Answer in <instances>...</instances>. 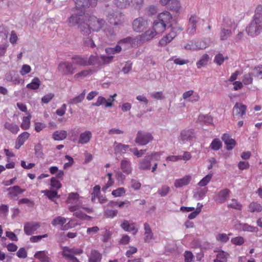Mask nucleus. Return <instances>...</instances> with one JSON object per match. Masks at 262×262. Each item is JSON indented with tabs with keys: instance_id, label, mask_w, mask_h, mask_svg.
Returning <instances> with one entry per match:
<instances>
[{
	"instance_id": "obj_1",
	"label": "nucleus",
	"mask_w": 262,
	"mask_h": 262,
	"mask_svg": "<svg viewBox=\"0 0 262 262\" xmlns=\"http://www.w3.org/2000/svg\"><path fill=\"white\" fill-rule=\"evenodd\" d=\"M105 24V21L103 19H99L94 16H90L89 18L85 17V20L79 24L78 28L82 35L88 36L91 34L92 31H99Z\"/></svg>"
},
{
	"instance_id": "obj_2",
	"label": "nucleus",
	"mask_w": 262,
	"mask_h": 262,
	"mask_svg": "<svg viewBox=\"0 0 262 262\" xmlns=\"http://www.w3.org/2000/svg\"><path fill=\"white\" fill-rule=\"evenodd\" d=\"M248 35L254 36L262 32V6L258 5L255 10L253 19L246 28Z\"/></svg>"
},
{
	"instance_id": "obj_3",
	"label": "nucleus",
	"mask_w": 262,
	"mask_h": 262,
	"mask_svg": "<svg viewBox=\"0 0 262 262\" xmlns=\"http://www.w3.org/2000/svg\"><path fill=\"white\" fill-rule=\"evenodd\" d=\"M57 70L62 76H67L74 74L76 71V68L72 62L63 60L58 63Z\"/></svg>"
},
{
	"instance_id": "obj_4",
	"label": "nucleus",
	"mask_w": 262,
	"mask_h": 262,
	"mask_svg": "<svg viewBox=\"0 0 262 262\" xmlns=\"http://www.w3.org/2000/svg\"><path fill=\"white\" fill-rule=\"evenodd\" d=\"M68 219L58 216L54 218L52 221V224L53 226H59L61 230H66L70 228L75 227L77 224L74 223V221L71 219L68 223L66 224Z\"/></svg>"
},
{
	"instance_id": "obj_5",
	"label": "nucleus",
	"mask_w": 262,
	"mask_h": 262,
	"mask_svg": "<svg viewBox=\"0 0 262 262\" xmlns=\"http://www.w3.org/2000/svg\"><path fill=\"white\" fill-rule=\"evenodd\" d=\"M194 138L193 130L185 129L181 132L178 137V141L181 144H188L191 143Z\"/></svg>"
},
{
	"instance_id": "obj_6",
	"label": "nucleus",
	"mask_w": 262,
	"mask_h": 262,
	"mask_svg": "<svg viewBox=\"0 0 262 262\" xmlns=\"http://www.w3.org/2000/svg\"><path fill=\"white\" fill-rule=\"evenodd\" d=\"M121 51V47L117 45L114 48H107L105 49V52L107 56H101L100 57L103 63H109L112 61L114 56L109 55L119 53Z\"/></svg>"
},
{
	"instance_id": "obj_7",
	"label": "nucleus",
	"mask_w": 262,
	"mask_h": 262,
	"mask_svg": "<svg viewBox=\"0 0 262 262\" xmlns=\"http://www.w3.org/2000/svg\"><path fill=\"white\" fill-rule=\"evenodd\" d=\"M148 25L147 20L143 17L136 18L132 23L133 29L137 32L143 31L147 28Z\"/></svg>"
},
{
	"instance_id": "obj_8",
	"label": "nucleus",
	"mask_w": 262,
	"mask_h": 262,
	"mask_svg": "<svg viewBox=\"0 0 262 262\" xmlns=\"http://www.w3.org/2000/svg\"><path fill=\"white\" fill-rule=\"evenodd\" d=\"M107 18L110 23L115 26L119 25L124 21V17L122 13L118 11L109 13Z\"/></svg>"
},
{
	"instance_id": "obj_9",
	"label": "nucleus",
	"mask_w": 262,
	"mask_h": 262,
	"mask_svg": "<svg viewBox=\"0 0 262 262\" xmlns=\"http://www.w3.org/2000/svg\"><path fill=\"white\" fill-rule=\"evenodd\" d=\"M153 137L148 133L138 132L135 139L136 143L140 145H145L152 141Z\"/></svg>"
},
{
	"instance_id": "obj_10",
	"label": "nucleus",
	"mask_w": 262,
	"mask_h": 262,
	"mask_svg": "<svg viewBox=\"0 0 262 262\" xmlns=\"http://www.w3.org/2000/svg\"><path fill=\"white\" fill-rule=\"evenodd\" d=\"M67 202L68 204H75L74 206L69 207V209L71 212H74L77 210L80 207L79 195L76 193H71L69 194Z\"/></svg>"
},
{
	"instance_id": "obj_11",
	"label": "nucleus",
	"mask_w": 262,
	"mask_h": 262,
	"mask_svg": "<svg viewBox=\"0 0 262 262\" xmlns=\"http://www.w3.org/2000/svg\"><path fill=\"white\" fill-rule=\"evenodd\" d=\"M96 0H91V3L89 0H75V7L77 11L80 13H84L86 8L90 6H95Z\"/></svg>"
},
{
	"instance_id": "obj_12",
	"label": "nucleus",
	"mask_w": 262,
	"mask_h": 262,
	"mask_svg": "<svg viewBox=\"0 0 262 262\" xmlns=\"http://www.w3.org/2000/svg\"><path fill=\"white\" fill-rule=\"evenodd\" d=\"M158 34H159L152 27L151 29L146 31L144 33L138 36L139 44L141 45L143 42L150 40Z\"/></svg>"
},
{
	"instance_id": "obj_13",
	"label": "nucleus",
	"mask_w": 262,
	"mask_h": 262,
	"mask_svg": "<svg viewBox=\"0 0 262 262\" xmlns=\"http://www.w3.org/2000/svg\"><path fill=\"white\" fill-rule=\"evenodd\" d=\"M182 97L185 101L192 103L198 102L200 99L199 94L193 90L185 92L182 95Z\"/></svg>"
},
{
	"instance_id": "obj_14",
	"label": "nucleus",
	"mask_w": 262,
	"mask_h": 262,
	"mask_svg": "<svg viewBox=\"0 0 262 262\" xmlns=\"http://www.w3.org/2000/svg\"><path fill=\"white\" fill-rule=\"evenodd\" d=\"M235 228L239 231L256 233L258 231V228L246 223L238 222L235 225Z\"/></svg>"
},
{
	"instance_id": "obj_15",
	"label": "nucleus",
	"mask_w": 262,
	"mask_h": 262,
	"mask_svg": "<svg viewBox=\"0 0 262 262\" xmlns=\"http://www.w3.org/2000/svg\"><path fill=\"white\" fill-rule=\"evenodd\" d=\"M230 194V191L227 188L223 189L220 190L214 198L215 201L220 204L225 203L229 198Z\"/></svg>"
},
{
	"instance_id": "obj_16",
	"label": "nucleus",
	"mask_w": 262,
	"mask_h": 262,
	"mask_svg": "<svg viewBox=\"0 0 262 262\" xmlns=\"http://www.w3.org/2000/svg\"><path fill=\"white\" fill-rule=\"evenodd\" d=\"M121 227L125 231L132 232L133 234H136L138 231L135 223H130L127 220H124L120 225Z\"/></svg>"
},
{
	"instance_id": "obj_17",
	"label": "nucleus",
	"mask_w": 262,
	"mask_h": 262,
	"mask_svg": "<svg viewBox=\"0 0 262 262\" xmlns=\"http://www.w3.org/2000/svg\"><path fill=\"white\" fill-rule=\"evenodd\" d=\"M40 227L38 222H28L24 225V231L27 235H31Z\"/></svg>"
},
{
	"instance_id": "obj_18",
	"label": "nucleus",
	"mask_w": 262,
	"mask_h": 262,
	"mask_svg": "<svg viewBox=\"0 0 262 262\" xmlns=\"http://www.w3.org/2000/svg\"><path fill=\"white\" fill-rule=\"evenodd\" d=\"M236 27V25L234 20L229 16H225L223 17L221 28L231 29L234 31Z\"/></svg>"
},
{
	"instance_id": "obj_19",
	"label": "nucleus",
	"mask_w": 262,
	"mask_h": 262,
	"mask_svg": "<svg viewBox=\"0 0 262 262\" xmlns=\"http://www.w3.org/2000/svg\"><path fill=\"white\" fill-rule=\"evenodd\" d=\"M192 180V177L190 174L185 176L182 178L176 179L174 182V186L176 188H181L188 185Z\"/></svg>"
},
{
	"instance_id": "obj_20",
	"label": "nucleus",
	"mask_w": 262,
	"mask_h": 262,
	"mask_svg": "<svg viewBox=\"0 0 262 262\" xmlns=\"http://www.w3.org/2000/svg\"><path fill=\"white\" fill-rule=\"evenodd\" d=\"M85 17L86 16H82L81 14L79 15H72L68 19V25L71 27L75 26L76 25H78L79 26L81 23L85 20Z\"/></svg>"
},
{
	"instance_id": "obj_21",
	"label": "nucleus",
	"mask_w": 262,
	"mask_h": 262,
	"mask_svg": "<svg viewBox=\"0 0 262 262\" xmlns=\"http://www.w3.org/2000/svg\"><path fill=\"white\" fill-rule=\"evenodd\" d=\"M144 240L146 243H150L154 239V233L151 230L150 225L145 223L144 224Z\"/></svg>"
},
{
	"instance_id": "obj_22",
	"label": "nucleus",
	"mask_w": 262,
	"mask_h": 262,
	"mask_svg": "<svg viewBox=\"0 0 262 262\" xmlns=\"http://www.w3.org/2000/svg\"><path fill=\"white\" fill-rule=\"evenodd\" d=\"M246 109V105L241 103H236L233 108V115L238 117H242L245 115Z\"/></svg>"
},
{
	"instance_id": "obj_23",
	"label": "nucleus",
	"mask_w": 262,
	"mask_h": 262,
	"mask_svg": "<svg viewBox=\"0 0 262 262\" xmlns=\"http://www.w3.org/2000/svg\"><path fill=\"white\" fill-rule=\"evenodd\" d=\"M92 138V133L90 130H85L80 134L78 143L81 144H86L88 143Z\"/></svg>"
},
{
	"instance_id": "obj_24",
	"label": "nucleus",
	"mask_w": 262,
	"mask_h": 262,
	"mask_svg": "<svg viewBox=\"0 0 262 262\" xmlns=\"http://www.w3.org/2000/svg\"><path fill=\"white\" fill-rule=\"evenodd\" d=\"M120 167L122 171L126 174H130L133 170L131 162L127 158H124L121 161Z\"/></svg>"
},
{
	"instance_id": "obj_25",
	"label": "nucleus",
	"mask_w": 262,
	"mask_h": 262,
	"mask_svg": "<svg viewBox=\"0 0 262 262\" xmlns=\"http://www.w3.org/2000/svg\"><path fill=\"white\" fill-rule=\"evenodd\" d=\"M177 34L174 30H172L168 34L164 36L159 42V44L161 46H165L168 43L171 42L172 39L176 36Z\"/></svg>"
},
{
	"instance_id": "obj_26",
	"label": "nucleus",
	"mask_w": 262,
	"mask_h": 262,
	"mask_svg": "<svg viewBox=\"0 0 262 262\" xmlns=\"http://www.w3.org/2000/svg\"><path fill=\"white\" fill-rule=\"evenodd\" d=\"M222 139L226 145V148L228 150L232 149L235 146V141L231 138L230 135L227 134H224L222 137Z\"/></svg>"
},
{
	"instance_id": "obj_27",
	"label": "nucleus",
	"mask_w": 262,
	"mask_h": 262,
	"mask_svg": "<svg viewBox=\"0 0 262 262\" xmlns=\"http://www.w3.org/2000/svg\"><path fill=\"white\" fill-rule=\"evenodd\" d=\"M30 134L28 132H25L20 134L16 141L15 147L16 149H19L22 146L25 142L29 138Z\"/></svg>"
},
{
	"instance_id": "obj_28",
	"label": "nucleus",
	"mask_w": 262,
	"mask_h": 262,
	"mask_svg": "<svg viewBox=\"0 0 262 262\" xmlns=\"http://www.w3.org/2000/svg\"><path fill=\"white\" fill-rule=\"evenodd\" d=\"M123 44H127L129 45L132 47L134 46H138L140 45L139 44V41L138 38V36L135 38H132L130 37H128L123 39H121L118 42V45H123Z\"/></svg>"
},
{
	"instance_id": "obj_29",
	"label": "nucleus",
	"mask_w": 262,
	"mask_h": 262,
	"mask_svg": "<svg viewBox=\"0 0 262 262\" xmlns=\"http://www.w3.org/2000/svg\"><path fill=\"white\" fill-rule=\"evenodd\" d=\"M95 71L91 69H86L75 74L74 78L76 80H82L84 78L90 76Z\"/></svg>"
},
{
	"instance_id": "obj_30",
	"label": "nucleus",
	"mask_w": 262,
	"mask_h": 262,
	"mask_svg": "<svg viewBox=\"0 0 262 262\" xmlns=\"http://www.w3.org/2000/svg\"><path fill=\"white\" fill-rule=\"evenodd\" d=\"M62 255L67 259L71 260L72 262H79L77 258L74 256L72 248H70L68 247H63Z\"/></svg>"
},
{
	"instance_id": "obj_31",
	"label": "nucleus",
	"mask_w": 262,
	"mask_h": 262,
	"mask_svg": "<svg viewBox=\"0 0 262 262\" xmlns=\"http://www.w3.org/2000/svg\"><path fill=\"white\" fill-rule=\"evenodd\" d=\"M172 19V16L168 11H164L160 13L157 18V20L163 23L165 25L168 24Z\"/></svg>"
},
{
	"instance_id": "obj_32",
	"label": "nucleus",
	"mask_w": 262,
	"mask_h": 262,
	"mask_svg": "<svg viewBox=\"0 0 262 262\" xmlns=\"http://www.w3.org/2000/svg\"><path fill=\"white\" fill-rule=\"evenodd\" d=\"M7 191L11 197H16L18 194L25 192L26 189H21L19 186L16 185L8 188Z\"/></svg>"
},
{
	"instance_id": "obj_33",
	"label": "nucleus",
	"mask_w": 262,
	"mask_h": 262,
	"mask_svg": "<svg viewBox=\"0 0 262 262\" xmlns=\"http://www.w3.org/2000/svg\"><path fill=\"white\" fill-rule=\"evenodd\" d=\"M253 69L249 73L245 74L242 78V81L245 85L251 84L253 83V77L255 76V74Z\"/></svg>"
},
{
	"instance_id": "obj_34",
	"label": "nucleus",
	"mask_w": 262,
	"mask_h": 262,
	"mask_svg": "<svg viewBox=\"0 0 262 262\" xmlns=\"http://www.w3.org/2000/svg\"><path fill=\"white\" fill-rule=\"evenodd\" d=\"M4 127L5 129L8 130L13 134H17L19 131V126L14 123L10 122H6L4 123Z\"/></svg>"
},
{
	"instance_id": "obj_35",
	"label": "nucleus",
	"mask_w": 262,
	"mask_h": 262,
	"mask_svg": "<svg viewBox=\"0 0 262 262\" xmlns=\"http://www.w3.org/2000/svg\"><path fill=\"white\" fill-rule=\"evenodd\" d=\"M128 148V145L118 143L116 142L114 143V150L116 155L124 154Z\"/></svg>"
},
{
	"instance_id": "obj_36",
	"label": "nucleus",
	"mask_w": 262,
	"mask_h": 262,
	"mask_svg": "<svg viewBox=\"0 0 262 262\" xmlns=\"http://www.w3.org/2000/svg\"><path fill=\"white\" fill-rule=\"evenodd\" d=\"M208 190L207 187L198 188L194 192V197L197 200H202L206 196Z\"/></svg>"
},
{
	"instance_id": "obj_37",
	"label": "nucleus",
	"mask_w": 262,
	"mask_h": 262,
	"mask_svg": "<svg viewBox=\"0 0 262 262\" xmlns=\"http://www.w3.org/2000/svg\"><path fill=\"white\" fill-rule=\"evenodd\" d=\"M166 27V25H165V24H163V23L157 19L155 20L153 23L152 28L159 34L163 33L165 31Z\"/></svg>"
},
{
	"instance_id": "obj_38",
	"label": "nucleus",
	"mask_w": 262,
	"mask_h": 262,
	"mask_svg": "<svg viewBox=\"0 0 262 262\" xmlns=\"http://www.w3.org/2000/svg\"><path fill=\"white\" fill-rule=\"evenodd\" d=\"M234 32L231 29H227L221 28L220 33V38L222 41L227 40Z\"/></svg>"
},
{
	"instance_id": "obj_39",
	"label": "nucleus",
	"mask_w": 262,
	"mask_h": 262,
	"mask_svg": "<svg viewBox=\"0 0 262 262\" xmlns=\"http://www.w3.org/2000/svg\"><path fill=\"white\" fill-rule=\"evenodd\" d=\"M67 136V132L64 130H56L52 135V138L54 140L60 141L65 139Z\"/></svg>"
},
{
	"instance_id": "obj_40",
	"label": "nucleus",
	"mask_w": 262,
	"mask_h": 262,
	"mask_svg": "<svg viewBox=\"0 0 262 262\" xmlns=\"http://www.w3.org/2000/svg\"><path fill=\"white\" fill-rule=\"evenodd\" d=\"M113 174L111 172H108L106 176L104 178L105 179H107L106 183L102 186V190L103 192H106L108 188L113 185L114 183V180L112 178Z\"/></svg>"
},
{
	"instance_id": "obj_41",
	"label": "nucleus",
	"mask_w": 262,
	"mask_h": 262,
	"mask_svg": "<svg viewBox=\"0 0 262 262\" xmlns=\"http://www.w3.org/2000/svg\"><path fill=\"white\" fill-rule=\"evenodd\" d=\"M148 156L139 161V168L141 170H147L150 168V159H148Z\"/></svg>"
},
{
	"instance_id": "obj_42",
	"label": "nucleus",
	"mask_w": 262,
	"mask_h": 262,
	"mask_svg": "<svg viewBox=\"0 0 262 262\" xmlns=\"http://www.w3.org/2000/svg\"><path fill=\"white\" fill-rule=\"evenodd\" d=\"M85 96V90H84L83 92L79 95L76 96L73 98L70 99L68 100V103L69 104H76L77 103L81 102L84 99Z\"/></svg>"
},
{
	"instance_id": "obj_43",
	"label": "nucleus",
	"mask_w": 262,
	"mask_h": 262,
	"mask_svg": "<svg viewBox=\"0 0 262 262\" xmlns=\"http://www.w3.org/2000/svg\"><path fill=\"white\" fill-rule=\"evenodd\" d=\"M31 115L28 113L27 116L24 117L22 119V122L20 124L21 128L24 130L28 129L30 127Z\"/></svg>"
},
{
	"instance_id": "obj_44",
	"label": "nucleus",
	"mask_w": 262,
	"mask_h": 262,
	"mask_svg": "<svg viewBox=\"0 0 262 262\" xmlns=\"http://www.w3.org/2000/svg\"><path fill=\"white\" fill-rule=\"evenodd\" d=\"M209 60V56L208 54H204L203 55L196 63L198 69H200L202 67L206 66Z\"/></svg>"
},
{
	"instance_id": "obj_45",
	"label": "nucleus",
	"mask_w": 262,
	"mask_h": 262,
	"mask_svg": "<svg viewBox=\"0 0 262 262\" xmlns=\"http://www.w3.org/2000/svg\"><path fill=\"white\" fill-rule=\"evenodd\" d=\"M41 84V81L37 77L33 78L31 83H28L26 87L27 88L33 90H36L39 88Z\"/></svg>"
},
{
	"instance_id": "obj_46",
	"label": "nucleus",
	"mask_w": 262,
	"mask_h": 262,
	"mask_svg": "<svg viewBox=\"0 0 262 262\" xmlns=\"http://www.w3.org/2000/svg\"><path fill=\"white\" fill-rule=\"evenodd\" d=\"M228 256V253L223 251H220L217 253L214 262H227Z\"/></svg>"
},
{
	"instance_id": "obj_47",
	"label": "nucleus",
	"mask_w": 262,
	"mask_h": 262,
	"mask_svg": "<svg viewBox=\"0 0 262 262\" xmlns=\"http://www.w3.org/2000/svg\"><path fill=\"white\" fill-rule=\"evenodd\" d=\"M89 262H100L101 255L96 250H92L89 256Z\"/></svg>"
},
{
	"instance_id": "obj_48",
	"label": "nucleus",
	"mask_w": 262,
	"mask_h": 262,
	"mask_svg": "<svg viewBox=\"0 0 262 262\" xmlns=\"http://www.w3.org/2000/svg\"><path fill=\"white\" fill-rule=\"evenodd\" d=\"M213 177V173L210 172L201 179L198 183V185L200 187H205L211 181Z\"/></svg>"
},
{
	"instance_id": "obj_49",
	"label": "nucleus",
	"mask_w": 262,
	"mask_h": 262,
	"mask_svg": "<svg viewBox=\"0 0 262 262\" xmlns=\"http://www.w3.org/2000/svg\"><path fill=\"white\" fill-rule=\"evenodd\" d=\"M35 257L38 258L40 262H50L49 258L45 251H38L35 254Z\"/></svg>"
},
{
	"instance_id": "obj_50",
	"label": "nucleus",
	"mask_w": 262,
	"mask_h": 262,
	"mask_svg": "<svg viewBox=\"0 0 262 262\" xmlns=\"http://www.w3.org/2000/svg\"><path fill=\"white\" fill-rule=\"evenodd\" d=\"M262 210V206L257 202H253L249 206V211L251 212H260Z\"/></svg>"
},
{
	"instance_id": "obj_51",
	"label": "nucleus",
	"mask_w": 262,
	"mask_h": 262,
	"mask_svg": "<svg viewBox=\"0 0 262 262\" xmlns=\"http://www.w3.org/2000/svg\"><path fill=\"white\" fill-rule=\"evenodd\" d=\"M228 207L241 210L242 208V205L237 200L233 199L228 204Z\"/></svg>"
},
{
	"instance_id": "obj_52",
	"label": "nucleus",
	"mask_w": 262,
	"mask_h": 262,
	"mask_svg": "<svg viewBox=\"0 0 262 262\" xmlns=\"http://www.w3.org/2000/svg\"><path fill=\"white\" fill-rule=\"evenodd\" d=\"M74 62H72L74 65L77 64L78 66H83L88 65L87 60L83 57L80 56H76L73 58Z\"/></svg>"
},
{
	"instance_id": "obj_53",
	"label": "nucleus",
	"mask_w": 262,
	"mask_h": 262,
	"mask_svg": "<svg viewBox=\"0 0 262 262\" xmlns=\"http://www.w3.org/2000/svg\"><path fill=\"white\" fill-rule=\"evenodd\" d=\"M41 193L46 195L49 199L53 200L55 198L58 197V193L56 190H42Z\"/></svg>"
},
{
	"instance_id": "obj_54",
	"label": "nucleus",
	"mask_w": 262,
	"mask_h": 262,
	"mask_svg": "<svg viewBox=\"0 0 262 262\" xmlns=\"http://www.w3.org/2000/svg\"><path fill=\"white\" fill-rule=\"evenodd\" d=\"M228 59V57H224L221 53H218L216 54L214 58V62L218 66L222 65L224 61Z\"/></svg>"
},
{
	"instance_id": "obj_55",
	"label": "nucleus",
	"mask_w": 262,
	"mask_h": 262,
	"mask_svg": "<svg viewBox=\"0 0 262 262\" xmlns=\"http://www.w3.org/2000/svg\"><path fill=\"white\" fill-rule=\"evenodd\" d=\"M180 1L181 0H171L170 4V9L176 12H179L181 7L180 3Z\"/></svg>"
},
{
	"instance_id": "obj_56",
	"label": "nucleus",
	"mask_w": 262,
	"mask_h": 262,
	"mask_svg": "<svg viewBox=\"0 0 262 262\" xmlns=\"http://www.w3.org/2000/svg\"><path fill=\"white\" fill-rule=\"evenodd\" d=\"M100 187L99 185H96L93 190V192L91 193L92 201L95 202L96 199L98 198L100 196Z\"/></svg>"
},
{
	"instance_id": "obj_57",
	"label": "nucleus",
	"mask_w": 262,
	"mask_h": 262,
	"mask_svg": "<svg viewBox=\"0 0 262 262\" xmlns=\"http://www.w3.org/2000/svg\"><path fill=\"white\" fill-rule=\"evenodd\" d=\"M222 146V142L220 139L216 138L213 140L210 145V148L214 150H219Z\"/></svg>"
},
{
	"instance_id": "obj_58",
	"label": "nucleus",
	"mask_w": 262,
	"mask_h": 262,
	"mask_svg": "<svg viewBox=\"0 0 262 262\" xmlns=\"http://www.w3.org/2000/svg\"><path fill=\"white\" fill-rule=\"evenodd\" d=\"M126 190L123 187H119L117 189L114 190L112 194L115 198L120 197L125 194Z\"/></svg>"
},
{
	"instance_id": "obj_59",
	"label": "nucleus",
	"mask_w": 262,
	"mask_h": 262,
	"mask_svg": "<svg viewBox=\"0 0 262 262\" xmlns=\"http://www.w3.org/2000/svg\"><path fill=\"white\" fill-rule=\"evenodd\" d=\"M215 238L217 241L223 243H227L229 239L228 235L224 233L217 234Z\"/></svg>"
},
{
	"instance_id": "obj_60",
	"label": "nucleus",
	"mask_w": 262,
	"mask_h": 262,
	"mask_svg": "<svg viewBox=\"0 0 262 262\" xmlns=\"http://www.w3.org/2000/svg\"><path fill=\"white\" fill-rule=\"evenodd\" d=\"M115 4L119 8H126L129 5L128 0H115Z\"/></svg>"
},
{
	"instance_id": "obj_61",
	"label": "nucleus",
	"mask_w": 262,
	"mask_h": 262,
	"mask_svg": "<svg viewBox=\"0 0 262 262\" xmlns=\"http://www.w3.org/2000/svg\"><path fill=\"white\" fill-rule=\"evenodd\" d=\"M232 244L236 246H241L245 243V239L241 236L233 237L231 239Z\"/></svg>"
},
{
	"instance_id": "obj_62",
	"label": "nucleus",
	"mask_w": 262,
	"mask_h": 262,
	"mask_svg": "<svg viewBox=\"0 0 262 262\" xmlns=\"http://www.w3.org/2000/svg\"><path fill=\"white\" fill-rule=\"evenodd\" d=\"M170 190V187L166 185H164L158 189V192L161 196H165L168 194Z\"/></svg>"
},
{
	"instance_id": "obj_63",
	"label": "nucleus",
	"mask_w": 262,
	"mask_h": 262,
	"mask_svg": "<svg viewBox=\"0 0 262 262\" xmlns=\"http://www.w3.org/2000/svg\"><path fill=\"white\" fill-rule=\"evenodd\" d=\"M184 49L187 50H196L195 40L189 41L183 46Z\"/></svg>"
},
{
	"instance_id": "obj_64",
	"label": "nucleus",
	"mask_w": 262,
	"mask_h": 262,
	"mask_svg": "<svg viewBox=\"0 0 262 262\" xmlns=\"http://www.w3.org/2000/svg\"><path fill=\"white\" fill-rule=\"evenodd\" d=\"M118 214L117 210L106 209L104 212V215L107 218H114Z\"/></svg>"
}]
</instances>
